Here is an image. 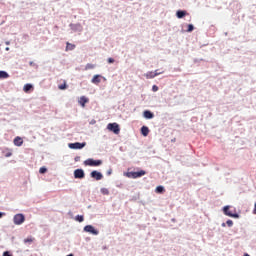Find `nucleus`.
Instances as JSON below:
<instances>
[{"label":"nucleus","mask_w":256,"mask_h":256,"mask_svg":"<svg viewBox=\"0 0 256 256\" xmlns=\"http://www.w3.org/2000/svg\"><path fill=\"white\" fill-rule=\"evenodd\" d=\"M87 145L86 142H75V143H69L68 147L72 150H81Z\"/></svg>","instance_id":"nucleus-1"},{"label":"nucleus","mask_w":256,"mask_h":256,"mask_svg":"<svg viewBox=\"0 0 256 256\" xmlns=\"http://www.w3.org/2000/svg\"><path fill=\"white\" fill-rule=\"evenodd\" d=\"M24 221H25V216L23 214H16L13 217V223L15 225H21L24 223Z\"/></svg>","instance_id":"nucleus-3"},{"label":"nucleus","mask_w":256,"mask_h":256,"mask_svg":"<svg viewBox=\"0 0 256 256\" xmlns=\"http://www.w3.org/2000/svg\"><path fill=\"white\" fill-rule=\"evenodd\" d=\"M161 74H163V72H158V70H156L155 72H146L144 76H146V79H154L155 77Z\"/></svg>","instance_id":"nucleus-8"},{"label":"nucleus","mask_w":256,"mask_h":256,"mask_svg":"<svg viewBox=\"0 0 256 256\" xmlns=\"http://www.w3.org/2000/svg\"><path fill=\"white\" fill-rule=\"evenodd\" d=\"M90 177L96 179L97 181L101 180L103 178V175L98 171H93L90 173Z\"/></svg>","instance_id":"nucleus-11"},{"label":"nucleus","mask_w":256,"mask_h":256,"mask_svg":"<svg viewBox=\"0 0 256 256\" xmlns=\"http://www.w3.org/2000/svg\"><path fill=\"white\" fill-rule=\"evenodd\" d=\"M144 175H146V171H144V170H140L139 172L127 173V177L132 178V179H136V178L142 177Z\"/></svg>","instance_id":"nucleus-5"},{"label":"nucleus","mask_w":256,"mask_h":256,"mask_svg":"<svg viewBox=\"0 0 256 256\" xmlns=\"http://www.w3.org/2000/svg\"><path fill=\"white\" fill-rule=\"evenodd\" d=\"M3 256H13L10 252L3 253Z\"/></svg>","instance_id":"nucleus-31"},{"label":"nucleus","mask_w":256,"mask_h":256,"mask_svg":"<svg viewBox=\"0 0 256 256\" xmlns=\"http://www.w3.org/2000/svg\"><path fill=\"white\" fill-rule=\"evenodd\" d=\"M33 64H34L33 62H30V66H33Z\"/></svg>","instance_id":"nucleus-38"},{"label":"nucleus","mask_w":256,"mask_h":256,"mask_svg":"<svg viewBox=\"0 0 256 256\" xmlns=\"http://www.w3.org/2000/svg\"><path fill=\"white\" fill-rule=\"evenodd\" d=\"M78 103L81 107H85L86 103H89V99L86 96H81Z\"/></svg>","instance_id":"nucleus-12"},{"label":"nucleus","mask_w":256,"mask_h":256,"mask_svg":"<svg viewBox=\"0 0 256 256\" xmlns=\"http://www.w3.org/2000/svg\"><path fill=\"white\" fill-rule=\"evenodd\" d=\"M24 141H23V138L20 137V136H16L13 140V144L16 146V147H21L23 145Z\"/></svg>","instance_id":"nucleus-10"},{"label":"nucleus","mask_w":256,"mask_h":256,"mask_svg":"<svg viewBox=\"0 0 256 256\" xmlns=\"http://www.w3.org/2000/svg\"><path fill=\"white\" fill-rule=\"evenodd\" d=\"M79 159H80V157H76V158H75V161H79Z\"/></svg>","instance_id":"nucleus-35"},{"label":"nucleus","mask_w":256,"mask_h":256,"mask_svg":"<svg viewBox=\"0 0 256 256\" xmlns=\"http://www.w3.org/2000/svg\"><path fill=\"white\" fill-rule=\"evenodd\" d=\"M12 155H13V153L11 151H7L4 154L5 158H10V157H12Z\"/></svg>","instance_id":"nucleus-26"},{"label":"nucleus","mask_w":256,"mask_h":256,"mask_svg":"<svg viewBox=\"0 0 256 256\" xmlns=\"http://www.w3.org/2000/svg\"><path fill=\"white\" fill-rule=\"evenodd\" d=\"M101 193H102L103 195H109V190H108V188H101Z\"/></svg>","instance_id":"nucleus-23"},{"label":"nucleus","mask_w":256,"mask_h":256,"mask_svg":"<svg viewBox=\"0 0 256 256\" xmlns=\"http://www.w3.org/2000/svg\"><path fill=\"white\" fill-rule=\"evenodd\" d=\"M83 230L90 233V234H94V235L99 234V232L92 225H87L86 227H84Z\"/></svg>","instance_id":"nucleus-9"},{"label":"nucleus","mask_w":256,"mask_h":256,"mask_svg":"<svg viewBox=\"0 0 256 256\" xmlns=\"http://www.w3.org/2000/svg\"><path fill=\"white\" fill-rule=\"evenodd\" d=\"M186 15H187V12H186V11H178V12H176V16H177L178 19H182V18H184Z\"/></svg>","instance_id":"nucleus-17"},{"label":"nucleus","mask_w":256,"mask_h":256,"mask_svg":"<svg viewBox=\"0 0 256 256\" xmlns=\"http://www.w3.org/2000/svg\"><path fill=\"white\" fill-rule=\"evenodd\" d=\"M164 191H165L164 187H162V186H159V187L156 188L157 193H163Z\"/></svg>","instance_id":"nucleus-24"},{"label":"nucleus","mask_w":256,"mask_h":256,"mask_svg":"<svg viewBox=\"0 0 256 256\" xmlns=\"http://www.w3.org/2000/svg\"><path fill=\"white\" fill-rule=\"evenodd\" d=\"M172 142H175V138H174V139H172Z\"/></svg>","instance_id":"nucleus-40"},{"label":"nucleus","mask_w":256,"mask_h":256,"mask_svg":"<svg viewBox=\"0 0 256 256\" xmlns=\"http://www.w3.org/2000/svg\"><path fill=\"white\" fill-rule=\"evenodd\" d=\"M33 241H34V239H32V238L24 239V243H32Z\"/></svg>","instance_id":"nucleus-27"},{"label":"nucleus","mask_w":256,"mask_h":256,"mask_svg":"<svg viewBox=\"0 0 256 256\" xmlns=\"http://www.w3.org/2000/svg\"><path fill=\"white\" fill-rule=\"evenodd\" d=\"M226 224H227L229 227H231V226L233 225V222H232V220H227Z\"/></svg>","instance_id":"nucleus-30"},{"label":"nucleus","mask_w":256,"mask_h":256,"mask_svg":"<svg viewBox=\"0 0 256 256\" xmlns=\"http://www.w3.org/2000/svg\"><path fill=\"white\" fill-rule=\"evenodd\" d=\"M108 63H109V64L114 63V59H113V58H109V59H108Z\"/></svg>","instance_id":"nucleus-32"},{"label":"nucleus","mask_w":256,"mask_h":256,"mask_svg":"<svg viewBox=\"0 0 256 256\" xmlns=\"http://www.w3.org/2000/svg\"><path fill=\"white\" fill-rule=\"evenodd\" d=\"M222 226H223V227H225V226H226V224H225V223H223V224H222Z\"/></svg>","instance_id":"nucleus-39"},{"label":"nucleus","mask_w":256,"mask_h":256,"mask_svg":"<svg viewBox=\"0 0 256 256\" xmlns=\"http://www.w3.org/2000/svg\"><path fill=\"white\" fill-rule=\"evenodd\" d=\"M143 117L146 119H152L154 118V114L151 111L146 110L143 112Z\"/></svg>","instance_id":"nucleus-15"},{"label":"nucleus","mask_w":256,"mask_h":256,"mask_svg":"<svg viewBox=\"0 0 256 256\" xmlns=\"http://www.w3.org/2000/svg\"><path fill=\"white\" fill-rule=\"evenodd\" d=\"M243 256H250V254H248V253H245Z\"/></svg>","instance_id":"nucleus-37"},{"label":"nucleus","mask_w":256,"mask_h":256,"mask_svg":"<svg viewBox=\"0 0 256 256\" xmlns=\"http://www.w3.org/2000/svg\"><path fill=\"white\" fill-rule=\"evenodd\" d=\"M107 129L109 131L113 132L116 135H119V132L121 131L119 129V124H117V123H110V124H108Z\"/></svg>","instance_id":"nucleus-4"},{"label":"nucleus","mask_w":256,"mask_h":256,"mask_svg":"<svg viewBox=\"0 0 256 256\" xmlns=\"http://www.w3.org/2000/svg\"><path fill=\"white\" fill-rule=\"evenodd\" d=\"M159 90V87L157 85H153V92H157Z\"/></svg>","instance_id":"nucleus-29"},{"label":"nucleus","mask_w":256,"mask_h":256,"mask_svg":"<svg viewBox=\"0 0 256 256\" xmlns=\"http://www.w3.org/2000/svg\"><path fill=\"white\" fill-rule=\"evenodd\" d=\"M6 214L3 212H0V219L3 218Z\"/></svg>","instance_id":"nucleus-34"},{"label":"nucleus","mask_w":256,"mask_h":256,"mask_svg":"<svg viewBox=\"0 0 256 256\" xmlns=\"http://www.w3.org/2000/svg\"><path fill=\"white\" fill-rule=\"evenodd\" d=\"M31 90H33V85H32V84L26 83V84L23 86V92H24V93H29Z\"/></svg>","instance_id":"nucleus-13"},{"label":"nucleus","mask_w":256,"mask_h":256,"mask_svg":"<svg viewBox=\"0 0 256 256\" xmlns=\"http://www.w3.org/2000/svg\"><path fill=\"white\" fill-rule=\"evenodd\" d=\"M95 68V65L93 64H86V70H92Z\"/></svg>","instance_id":"nucleus-25"},{"label":"nucleus","mask_w":256,"mask_h":256,"mask_svg":"<svg viewBox=\"0 0 256 256\" xmlns=\"http://www.w3.org/2000/svg\"><path fill=\"white\" fill-rule=\"evenodd\" d=\"M253 214L256 215V202H255V204H254Z\"/></svg>","instance_id":"nucleus-33"},{"label":"nucleus","mask_w":256,"mask_h":256,"mask_svg":"<svg viewBox=\"0 0 256 256\" xmlns=\"http://www.w3.org/2000/svg\"><path fill=\"white\" fill-rule=\"evenodd\" d=\"M74 178L75 179H83L85 178V172L82 169H76L74 171Z\"/></svg>","instance_id":"nucleus-7"},{"label":"nucleus","mask_w":256,"mask_h":256,"mask_svg":"<svg viewBox=\"0 0 256 256\" xmlns=\"http://www.w3.org/2000/svg\"><path fill=\"white\" fill-rule=\"evenodd\" d=\"M83 165L86 166H100L102 165V160H94L92 158L86 159V161L83 162Z\"/></svg>","instance_id":"nucleus-2"},{"label":"nucleus","mask_w":256,"mask_h":256,"mask_svg":"<svg viewBox=\"0 0 256 256\" xmlns=\"http://www.w3.org/2000/svg\"><path fill=\"white\" fill-rule=\"evenodd\" d=\"M76 221H78V223H83V221H84V216H82V215H77V216H76Z\"/></svg>","instance_id":"nucleus-21"},{"label":"nucleus","mask_w":256,"mask_h":256,"mask_svg":"<svg viewBox=\"0 0 256 256\" xmlns=\"http://www.w3.org/2000/svg\"><path fill=\"white\" fill-rule=\"evenodd\" d=\"M76 45L75 44H71L70 42L66 43V50H73L75 49Z\"/></svg>","instance_id":"nucleus-19"},{"label":"nucleus","mask_w":256,"mask_h":256,"mask_svg":"<svg viewBox=\"0 0 256 256\" xmlns=\"http://www.w3.org/2000/svg\"><path fill=\"white\" fill-rule=\"evenodd\" d=\"M193 31H194V25L193 24H188L187 32L191 33Z\"/></svg>","instance_id":"nucleus-22"},{"label":"nucleus","mask_w":256,"mask_h":256,"mask_svg":"<svg viewBox=\"0 0 256 256\" xmlns=\"http://www.w3.org/2000/svg\"><path fill=\"white\" fill-rule=\"evenodd\" d=\"M224 213H225L226 216H228V217H230V218H234V219L239 218V214H237V213H232V212L230 211V207H229V206H225V207H224Z\"/></svg>","instance_id":"nucleus-6"},{"label":"nucleus","mask_w":256,"mask_h":256,"mask_svg":"<svg viewBox=\"0 0 256 256\" xmlns=\"http://www.w3.org/2000/svg\"><path fill=\"white\" fill-rule=\"evenodd\" d=\"M59 90H66L67 89V82L64 81L63 84L58 85Z\"/></svg>","instance_id":"nucleus-20"},{"label":"nucleus","mask_w":256,"mask_h":256,"mask_svg":"<svg viewBox=\"0 0 256 256\" xmlns=\"http://www.w3.org/2000/svg\"><path fill=\"white\" fill-rule=\"evenodd\" d=\"M141 134H142L144 137H147V136L149 135V128L146 127V126L141 127Z\"/></svg>","instance_id":"nucleus-16"},{"label":"nucleus","mask_w":256,"mask_h":256,"mask_svg":"<svg viewBox=\"0 0 256 256\" xmlns=\"http://www.w3.org/2000/svg\"><path fill=\"white\" fill-rule=\"evenodd\" d=\"M92 83L95 85H98L101 83V76L100 74H96L93 79H92Z\"/></svg>","instance_id":"nucleus-14"},{"label":"nucleus","mask_w":256,"mask_h":256,"mask_svg":"<svg viewBox=\"0 0 256 256\" xmlns=\"http://www.w3.org/2000/svg\"><path fill=\"white\" fill-rule=\"evenodd\" d=\"M46 171H47V169H46L45 167H42V168H40V170H39V172H40L41 174H44Z\"/></svg>","instance_id":"nucleus-28"},{"label":"nucleus","mask_w":256,"mask_h":256,"mask_svg":"<svg viewBox=\"0 0 256 256\" xmlns=\"http://www.w3.org/2000/svg\"><path fill=\"white\" fill-rule=\"evenodd\" d=\"M10 76L8 72H5L4 70H0V79H8Z\"/></svg>","instance_id":"nucleus-18"},{"label":"nucleus","mask_w":256,"mask_h":256,"mask_svg":"<svg viewBox=\"0 0 256 256\" xmlns=\"http://www.w3.org/2000/svg\"><path fill=\"white\" fill-rule=\"evenodd\" d=\"M66 256H74V254H73V253H70V254H68V255H66Z\"/></svg>","instance_id":"nucleus-36"}]
</instances>
